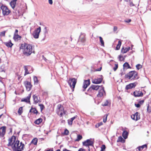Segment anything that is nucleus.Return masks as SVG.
Returning <instances> with one entry per match:
<instances>
[{
  "label": "nucleus",
  "mask_w": 151,
  "mask_h": 151,
  "mask_svg": "<svg viewBox=\"0 0 151 151\" xmlns=\"http://www.w3.org/2000/svg\"><path fill=\"white\" fill-rule=\"evenodd\" d=\"M19 141L16 140V137L12 136L10 138V146L14 151H22L23 150L24 144L22 142L19 143Z\"/></svg>",
  "instance_id": "obj_1"
},
{
  "label": "nucleus",
  "mask_w": 151,
  "mask_h": 151,
  "mask_svg": "<svg viewBox=\"0 0 151 151\" xmlns=\"http://www.w3.org/2000/svg\"><path fill=\"white\" fill-rule=\"evenodd\" d=\"M23 55L26 56H29L32 53H35L34 47L30 44L26 43L22 44L19 47Z\"/></svg>",
  "instance_id": "obj_2"
},
{
  "label": "nucleus",
  "mask_w": 151,
  "mask_h": 151,
  "mask_svg": "<svg viewBox=\"0 0 151 151\" xmlns=\"http://www.w3.org/2000/svg\"><path fill=\"white\" fill-rule=\"evenodd\" d=\"M125 78L131 80H134L139 78L138 73L135 71H130L125 75Z\"/></svg>",
  "instance_id": "obj_3"
},
{
  "label": "nucleus",
  "mask_w": 151,
  "mask_h": 151,
  "mask_svg": "<svg viewBox=\"0 0 151 151\" xmlns=\"http://www.w3.org/2000/svg\"><path fill=\"white\" fill-rule=\"evenodd\" d=\"M77 82V79L74 78H70L68 81V83L70 87L73 88H75L76 84Z\"/></svg>",
  "instance_id": "obj_4"
},
{
  "label": "nucleus",
  "mask_w": 151,
  "mask_h": 151,
  "mask_svg": "<svg viewBox=\"0 0 151 151\" xmlns=\"http://www.w3.org/2000/svg\"><path fill=\"white\" fill-rule=\"evenodd\" d=\"M41 28L40 27L37 28L33 32L32 35L35 39H37L39 38L40 33L41 32Z\"/></svg>",
  "instance_id": "obj_5"
},
{
  "label": "nucleus",
  "mask_w": 151,
  "mask_h": 151,
  "mask_svg": "<svg viewBox=\"0 0 151 151\" xmlns=\"http://www.w3.org/2000/svg\"><path fill=\"white\" fill-rule=\"evenodd\" d=\"M0 8L2 10V13L4 15H7L9 13V10L7 6L2 5Z\"/></svg>",
  "instance_id": "obj_6"
},
{
  "label": "nucleus",
  "mask_w": 151,
  "mask_h": 151,
  "mask_svg": "<svg viewBox=\"0 0 151 151\" xmlns=\"http://www.w3.org/2000/svg\"><path fill=\"white\" fill-rule=\"evenodd\" d=\"M18 30L17 29H16L15 32L14 34L13 39L14 41H18L19 40H21L22 37L18 35Z\"/></svg>",
  "instance_id": "obj_7"
},
{
  "label": "nucleus",
  "mask_w": 151,
  "mask_h": 151,
  "mask_svg": "<svg viewBox=\"0 0 151 151\" xmlns=\"http://www.w3.org/2000/svg\"><path fill=\"white\" fill-rule=\"evenodd\" d=\"M105 95V92L104 89V87L102 86L99 89V93L97 95V96L98 97H101Z\"/></svg>",
  "instance_id": "obj_8"
},
{
  "label": "nucleus",
  "mask_w": 151,
  "mask_h": 151,
  "mask_svg": "<svg viewBox=\"0 0 151 151\" xmlns=\"http://www.w3.org/2000/svg\"><path fill=\"white\" fill-rule=\"evenodd\" d=\"M93 142L90 139H88L83 142V145L89 146L93 145Z\"/></svg>",
  "instance_id": "obj_9"
},
{
  "label": "nucleus",
  "mask_w": 151,
  "mask_h": 151,
  "mask_svg": "<svg viewBox=\"0 0 151 151\" xmlns=\"http://www.w3.org/2000/svg\"><path fill=\"white\" fill-rule=\"evenodd\" d=\"M101 77L100 78H98L93 79L92 80L93 83L95 84H98L101 83L103 79L102 76L101 75Z\"/></svg>",
  "instance_id": "obj_10"
},
{
  "label": "nucleus",
  "mask_w": 151,
  "mask_h": 151,
  "mask_svg": "<svg viewBox=\"0 0 151 151\" xmlns=\"http://www.w3.org/2000/svg\"><path fill=\"white\" fill-rule=\"evenodd\" d=\"M24 85L28 91H29L31 89L32 85L31 83L28 81H26L24 82Z\"/></svg>",
  "instance_id": "obj_11"
},
{
  "label": "nucleus",
  "mask_w": 151,
  "mask_h": 151,
  "mask_svg": "<svg viewBox=\"0 0 151 151\" xmlns=\"http://www.w3.org/2000/svg\"><path fill=\"white\" fill-rule=\"evenodd\" d=\"M139 113L138 112H136L134 114L131 116V118L134 120L137 121L140 118V116L139 115Z\"/></svg>",
  "instance_id": "obj_12"
},
{
  "label": "nucleus",
  "mask_w": 151,
  "mask_h": 151,
  "mask_svg": "<svg viewBox=\"0 0 151 151\" xmlns=\"http://www.w3.org/2000/svg\"><path fill=\"white\" fill-rule=\"evenodd\" d=\"M90 82L89 80H85L83 83V87L84 89L83 90V91H84L85 89L90 85Z\"/></svg>",
  "instance_id": "obj_13"
},
{
  "label": "nucleus",
  "mask_w": 151,
  "mask_h": 151,
  "mask_svg": "<svg viewBox=\"0 0 151 151\" xmlns=\"http://www.w3.org/2000/svg\"><path fill=\"white\" fill-rule=\"evenodd\" d=\"M33 98L34 100V104H36L38 103H40L41 101L40 100V98L39 97H38V96L36 95H34L33 96Z\"/></svg>",
  "instance_id": "obj_14"
},
{
  "label": "nucleus",
  "mask_w": 151,
  "mask_h": 151,
  "mask_svg": "<svg viewBox=\"0 0 151 151\" xmlns=\"http://www.w3.org/2000/svg\"><path fill=\"white\" fill-rule=\"evenodd\" d=\"M136 83H131L127 85L125 87L126 89L128 90L129 89H132L134 88L136 86Z\"/></svg>",
  "instance_id": "obj_15"
},
{
  "label": "nucleus",
  "mask_w": 151,
  "mask_h": 151,
  "mask_svg": "<svg viewBox=\"0 0 151 151\" xmlns=\"http://www.w3.org/2000/svg\"><path fill=\"white\" fill-rule=\"evenodd\" d=\"M6 127H2L0 128V136L3 137L6 132Z\"/></svg>",
  "instance_id": "obj_16"
},
{
  "label": "nucleus",
  "mask_w": 151,
  "mask_h": 151,
  "mask_svg": "<svg viewBox=\"0 0 151 151\" xmlns=\"http://www.w3.org/2000/svg\"><path fill=\"white\" fill-rule=\"evenodd\" d=\"M31 94H29L28 96H27L26 98L22 99V101L26 102L27 103L30 104V99L31 97Z\"/></svg>",
  "instance_id": "obj_17"
},
{
  "label": "nucleus",
  "mask_w": 151,
  "mask_h": 151,
  "mask_svg": "<svg viewBox=\"0 0 151 151\" xmlns=\"http://www.w3.org/2000/svg\"><path fill=\"white\" fill-rule=\"evenodd\" d=\"M134 95L135 97L141 96L143 95V93L142 91H136L134 92Z\"/></svg>",
  "instance_id": "obj_18"
},
{
  "label": "nucleus",
  "mask_w": 151,
  "mask_h": 151,
  "mask_svg": "<svg viewBox=\"0 0 151 151\" xmlns=\"http://www.w3.org/2000/svg\"><path fill=\"white\" fill-rule=\"evenodd\" d=\"M59 111H58V114H60L61 116H62L63 114H65V111H64L63 107H60L59 108Z\"/></svg>",
  "instance_id": "obj_19"
},
{
  "label": "nucleus",
  "mask_w": 151,
  "mask_h": 151,
  "mask_svg": "<svg viewBox=\"0 0 151 151\" xmlns=\"http://www.w3.org/2000/svg\"><path fill=\"white\" fill-rule=\"evenodd\" d=\"M92 87V89L94 90H97L98 89H99L102 86H99L98 85H92L91 86Z\"/></svg>",
  "instance_id": "obj_20"
},
{
  "label": "nucleus",
  "mask_w": 151,
  "mask_h": 151,
  "mask_svg": "<svg viewBox=\"0 0 151 151\" xmlns=\"http://www.w3.org/2000/svg\"><path fill=\"white\" fill-rule=\"evenodd\" d=\"M17 0H12L10 2V5L13 9H14L15 7L16 2Z\"/></svg>",
  "instance_id": "obj_21"
},
{
  "label": "nucleus",
  "mask_w": 151,
  "mask_h": 151,
  "mask_svg": "<svg viewBox=\"0 0 151 151\" xmlns=\"http://www.w3.org/2000/svg\"><path fill=\"white\" fill-rule=\"evenodd\" d=\"M129 49V47H126L125 48H124V47H123L121 50V52L123 53H125L128 51Z\"/></svg>",
  "instance_id": "obj_22"
},
{
  "label": "nucleus",
  "mask_w": 151,
  "mask_h": 151,
  "mask_svg": "<svg viewBox=\"0 0 151 151\" xmlns=\"http://www.w3.org/2000/svg\"><path fill=\"white\" fill-rule=\"evenodd\" d=\"M128 135V133L127 131H124L122 133V136L124 139H125L127 138Z\"/></svg>",
  "instance_id": "obj_23"
},
{
  "label": "nucleus",
  "mask_w": 151,
  "mask_h": 151,
  "mask_svg": "<svg viewBox=\"0 0 151 151\" xmlns=\"http://www.w3.org/2000/svg\"><path fill=\"white\" fill-rule=\"evenodd\" d=\"M86 40L85 36L84 35H81L79 38V41L81 42H84Z\"/></svg>",
  "instance_id": "obj_24"
},
{
  "label": "nucleus",
  "mask_w": 151,
  "mask_h": 151,
  "mask_svg": "<svg viewBox=\"0 0 151 151\" xmlns=\"http://www.w3.org/2000/svg\"><path fill=\"white\" fill-rule=\"evenodd\" d=\"M29 112H33L34 114H37L38 113V111L35 108H31L29 110Z\"/></svg>",
  "instance_id": "obj_25"
},
{
  "label": "nucleus",
  "mask_w": 151,
  "mask_h": 151,
  "mask_svg": "<svg viewBox=\"0 0 151 151\" xmlns=\"http://www.w3.org/2000/svg\"><path fill=\"white\" fill-rule=\"evenodd\" d=\"M123 66L124 69L125 68L127 69V68H131V67H130V66L129 65V64L128 63L126 62L124 64Z\"/></svg>",
  "instance_id": "obj_26"
},
{
  "label": "nucleus",
  "mask_w": 151,
  "mask_h": 151,
  "mask_svg": "<svg viewBox=\"0 0 151 151\" xmlns=\"http://www.w3.org/2000/svg\"><path fill=\"white\" fill-rule=\"evenodd\" d=\"M144 148L146 149L147 148V145L146 144L143 145L141 146H139L138 147V150L139 151L142 150Z\"/></svg>",
  "instance_id": "obj_27"
},
{
  "label": "nucleus",
  "mask_w": 151,
  "mask_h": 151,
  "mask_svg": "<svg viewBox=\"0 0 151 151\" xmlns=\"http://www.w3.org/2000/svg\"><path fill=\"white\" fill-rule=\"evenodd\" d=\"M125 140L121 136L119 137L117 141V142H121L122 143H124L125 142Z\"/></svg>",
  "instance_id": "obj_28"
},
{
  "label": "nucleus",
  "mask_w": 151,
  "mask_h": 151,
  "mask_svg": "<svg viewBox=\"0 0 151 151\" xmlns=\"http://www.w3.org/2000/svg\"><path fill=\"white\" fill-rule=\"evenodd\" d=\"M42 118H40L35 121L34 122V123L36 124H39L42 122Z\"/></svg>",
  "instance_id": "obj_29"
},
{
  "label": "nucleus",
  "mask_w": 151,
  "mask_h": 151,
  "mask_svg": "<svg viewBox=\"0 0 151 151\" xmlns=\"http://www.w3.org/2000/svg\"><path fill=\"white\" fill-rule=\"evenodd\" d=\"M37 138H34L31 142L32 144H33L35 145H36L37 144Z\"/></svg>",
  "instance_id": "obj_30"
},
{
  "label": "nucleus",
  "mask_w": 151,
  "mask_h": 151,
  "mask_svg": "<svg viewBox=\"0 0 151 151\" xmlns=\"http://www.w3.org/2000/svg\"><path fill=\"white\" fill-rule=\"evenodd\" d=\"M122 44V42L121 41L119 40L118 42V43L117 45L116 49V50H118L120 48V46H121Z\"/></svg>",
  "instance_id": "obj_31"
},
{
  "label": "nucleus",
  "mask_w": 151,
  "mask_h": 151,
  "mask_svg": "<svg viewBox=\"0 0 151 151\" xmlns=\"http://www.w3.org/2000/svg\"><path fill=\"white\" fill-rule=\"evenodd\" d=\"M100 41L101 43V45L102 46H104V42L103 40L102 37H99Z\"/></svg>",
  "instance_id": "obj_32"
},
{
  "label": "nucleus",
  "mask_w": 151,
  "mask_h": 151,
  "mask_svg": "<svg viewBox=\"0 0 151 151\" xmlns=\"http://www.w3.org/2000/svg\"><path fill=\"white\" fill-rule=\"evenodd\" d=\"M44 30H45L44 33H45V35H44V38L42 39V40H45V37H46V35H45V34H46L47 33V32H47V27H45L44 28Z\"/></svg>",
  "instance_id": "obj_33"
},
{
  "label": "nucleus",
  "mask_w": 151,
  "mask_h": 151,
  "mask_svg": "<svg viewBox=\"0 0 151 151\" xmlns=\"http://www.w3.org/2000/svg\"><path fill=\"white\" fill-rule=\"evenodd\" d=\"M33 80L35 84L36 83V84H37L38 82L37 77L35 76H34L33 78Z\"/></svg>",
  "instance_id": "obj_34"
},
{
  "label": "nucleus",
  "mask_w": 151,
  "mask_h": 151,
  "mask_svg": "<svg viewBox=\"0 0 151 151\" xmlns=\"http://www.w3.org/2000/svg\"><path fill=\"white\" fill-rule=\"evenodd\" d=\"M39 106L40 107L41 111L42 112L43 109H44L45 108L44 106L42 104H39Z\"/></svg>",
  "instance_id": "obj_35"
},
{
  "label": "nucleus",
  "mask_w": 151,
  "mask_h": 151,
  "mask_svg": "<svg viewBox=\"0 0 151 151\" xmlns=\"http://www.w3.org/2000/svg\"><path fill=\"white\" fill-rule=\"evenodd\" d=\"M22 107H20L19 109V110L18 111V113L19 115H20L21 114H22Z\"/></svg>",
  "instance_id": "obj_36"
},
{
  "label": "nucleus",
  "mask_w": 151,
  "mask_h": 151,
  "mask_svg": "<svg viewBox=\"0 0 151 151\" xmlns=\"http://www.w3.org/2000/svg\"><path fill=\"white\" fill-rule=\"evenodd\" d=\"M82 138V136L81 135H78L77 136V138L76 139V141H79Z\"/></svg>",
  "instance_id": "obj_37"
},
{
  "label": "nucleus",
  "mask_w": 151,
  "mask_h": 151,
  "mask_svg": "<svg viewBox=\"0 0 151 151\" xmlns=\"http://www.w3.org/2000/svg\"><path fill=\"white\" fill-rule=\"evenodd\" d=\"M101 150L100 151H104L106 148V146L104 145H101Z\"/></svg>",
  "instance_id": "obj_38"
},
{
  "label": "nucleus",
  "mask_w": 151,
  "mask_h": 151,
  "mask_svg": "<svg viewBox=\"0 0 151 151\" xmlns=\"http://www.w3.org/2000/svg\"><path fill=\"white\" fill-rule=\"evenodd\" d=\"M136 67L137 69L139 70L140 68H142V65L140 64H138L136 65Z\"/></svg>",
  "instance_id": "obj_39"
},
{
  "label": "nucleus",
  "mask_w": 151,
  "mask_h": 151,
  "mask_svg": "<svg viewBox=\"0 0 151 151\" xmlns=\"http://www.w3.org/2000/svg\"><path fill=\"white\" fill-rule=\"evenodd\" d=\"M69 133L67 129H65L63 133V134L65 135H68L69 134Z\"/></svg>",
  "instance_id": "obj_40"
},
{
  "label": "nucleus",
  "mask_w": 151,
  "mask_h": 151,
  "mask_svg": "<svg viewBox=\"0 0 151 151\" xmlns=\"http://www.w3.org/2000/svg\"><path fill=\"white\" fill-rule=\"evenodd\" d=\"M147 112L149 113L151 112V106L150 107L149 105H148L147 106Z\"/></svg>",
  "instance_id": "obj_41"
},
{
  "label": "nucleus",
  "mask_w": 151,
  "mask_h": 151,
  "mask_svg": "<svg viewBox=\"0 0 151 151\" xmlns=\"http://www.w3.org/2000/svg\"><path fill=\"white\" fill-rule=\"evenodd\" d=\"M93 90L92 89L91 86L88 90L87 91L89 93H92Z\"/></svg>",
  "instance_id": "obj_42"
},
{
  "label": "nucleus",
  "mask_w": 151,
  "mask_h": 151,
  "mask_svg": "<svg viewBox=\"0 0 151 151\" xmlns=\"http://www.w3.org/2000/svg\"><path fill=\"white\" fill-rule=\"evenodd\" d=\"M5 31H4L1 32L0 33V36L1 37H4L5 36Z\"/></svg>",
  "instance_id": "obj_43"
},
{
  "label": "nucleus",
  "mask_w": 151,
  "mask_h": 151,
  "mask_svg": "<svg viewBox=\"0 0 151 151\" xmlns=\"http://www.w3.org/2000/svg\"><path fill=\"white\" fill-rule=\"evenodd\" d=\"M108 100H106V101L103 104H102L103 106H106L108 105Z\"/></svg>",
  "instance_id": "obj_44"
},
{
  "label": "nucleus",
  "mask_w": 151,
  "mask_h": 151,
  "mask_svg": "<svg viewBox=\"0 0 151 151\" xmlns=\"http://www.w3.org/2000/svg\"><path fill=\"white\" fill-rule=\"evenodd\" d=\"M108 114H106L104 116V117L105 118H104V119H103V122H106V121L107 118V117L108 116Z\"/></svg>",
  "instance_id": "obj_45"
},
{
  "label": "nucleus",
  "mask_w": 151,
  "mask_h": 151,
  "mask_svg": "<svg viewBox=\"0 0 151 151\" xmlns=\"http://www.w3.org/2000/svg\"><path fill=\"white\" fill-rule=\"evenodd\" d=\"M24 69L25 70L24 76H25L26 75L29 74V73L28 72V69L27 68H25Z\"/></svg>",
  "instance_id": "obj_46"
},
{
  "label": "nucleus",
  "mask_w": 151,
  "mask_h": 151,
  "mask_svg": "<svg viewBox=\"0 0 151 151\" xmlns=\"http://www.w3.org/2000/svg\"><path fill=\"white\" fill-rule=\"evenodd\" d=\"M115 66L113 68V70L114 71H115L118 68V64H115Z\"/></svg>",
  "instance_id": "obj_47"
},
{
  "label": "nucleus",
  "mask_w": 151,
  "mask_h": 151,
  "mask_svg": "<svg viewBox=\"0 0 151 151\" xmlns=\"http://www.w3.org/2000/svg\"><path fill=\"white\" fill-rule=\"evenodd\" d=\"M73 122L70 119L68 120V123L69 125H71L72 124Z\"/></svg>",
  "instance_id": "obj_48"
},
{
  "label": "nucleus",
  "mask_w": 151,
  "mask_h": 151,
  "mask_svg": "<svg viewBox=\"0 0 151 151\" xmlns=\"http://www.w3.org/2000/svg\"><path fill=\"white\" fill-rule=\"evenodd\" d=\"M119 60L121 61L122 60L124 59L123 58L121 55H119Z\"/></svg>",
  "instance_id": "obj_49"
},
{
  "label": "nucleus",
  "mask_w": 151,
  "mask_h": 151,
  "mask_svg": "<svg viewBox=\"0 0 151 151\" xmlns=\"http://www.w3.org/2000/svg\"><path fill=\"white\" fill-rule=\"evenodd\" d=\"M135 106L137 108H139L140 107V104L138 103V104H135Z\"/></svg>",
  "instance_id": "obj_50"
},
{
  "label": "nucleus",
  "mask_w": 151,
  "mask_h": 151,
  "mask_svg": "<svg viewBox=\"0 0 151 151\" xmlns=\"http://www.w3.org/2000/svg\"><path fill=\"white\" fill-rule=\"evenodd\" d=\"M5 45L8 47H9V42H5Z\"/></svg>",
  "instance_id": "obj_51"
},
{
  "label": "nucleus",
  "mask_w": 151,
  "mask_h": 151,
  "mask_svg": "<svg viewBox=\"0 0 151 151\" xmlns=\"http://www.w3.org/2000/svg\"><path fill=\"white\" fill-rule=\"evenodd\" d=\"M144 102V100H142L139 101V104H143Z\"/></svg>",
  "instance_id": "obj_52"
},
{
  "label": "nucleus",
  "mask_w": 151,
  "mask_h": 151,
  "mask_svg": "<svg viewBox=\"0 0 151 151\" xmlns=\"http://www.w3.org/2000/svg\"><path fill=\"white\" fill-rule=\"evenodd\" d=\"M131 21V19H128V20H125V22H127V23H129V22H130Z\"/></svg>",
  "instance_id": "obj_53"
},
{
  "label": "nucleus",
  "mask_w": 151,
  "mask_h": 151,
  "mask_svg": "<svg viewBox=\"0 0 151 151\" xmlns=\"http://www.w3.org/2000/svg\"><path fill=\"white\" fill-rule=\"evenodd\" d=\"M76 116H74L72 118H71V119H70L72 122L75 119H76Z\"/></svg>",
  "instance_id": "obj_54"
},
{
  "label": "nucleus",
  "mask_w": 151,
  "mask_h": 151,
  "mask_svg": "<svg viewBox=\"0 0 151 151\" xmlns=\"http://www.w3.org/2000/svg\"><path fill=\"white\" fill-rule=\"evenodd\" d=\"M78 151H86V150L84 149L81 148L78 150Z\"/></svg>",
  "instance_id": "obj_55"
},
{
  "label": "nucleus",
  "mask_w": 151,
  "mask_h": 151,
  "mask_svg": "<svg viewBox=\"0 0 151 151\" xmlns=\"http://www.w3.org/2000/svg\"><path fill=\"white\" fill-rule=\"evenodd\" d=\"M49 3L50 4H52V0H49Z\"/></svg>",
  "instance_id": "obj_56"
},
{
  "label": "nucleus",
  "mask_w": 151,
  "mask_h": 151,
  "mask_svg": "<svg viewBox=\"0 0 151 151\" xmlns=\"http://www.w3.org/2000/svg\"><path fill=\"white\" fill-rule=\"evenodd\" d=\"M117 28L115 26L114 27V31H116L117 30Z\"/></svg>",
  "instance_id": "obj_57"
},
{
  "label": "nucleus",
  "mask_w": 151,
  "mask_h": 151,
  "mask_svg": "<svg viewBox=\"0 0 151 151\" xmlns=\"http://www.w3.org/2000/svg\"><path fill=\"white\" fill-rule=\"evenodd\" d=\"M130 5L131 6H134V5L133 4L132 2H130Z\"/></svg>",
  "instance_id": "obj_58"
},
{
  "label": "nucleus",
  "mask_w": 151,
  "mask_h": 151,
  "mask_svg": "<svg viewBox=\"0 0 151 151\" xmlns=\"http://www.w3.org/2000/svg\"><path fill=\"white\" fill-rule=\"evenodd\" d=\"M45 151H53V149H50Z\"/></svg>",
  "instance_id": "obj_59"
},
{
  "label": "nucleus",
  "mask_w": 151,
  "mask_h": 151,
  "mask_svg": "<svg viewBox=\"0 0 151 151\" xmlns=\"http://www.w3.org/2000/svg\"><path fill=\"white\" fill-rule=\"evenodd\" d=\"M101 68H102V67H100V68L97 69L96 70L97 71H100L101 69Z\"/></svg>",
  "instance_id": "obj_60"
},
{
  "label": "nucleus",
  "mask_w": 151,
  "mask_h": 151,
  "mask_svg": "<svg viewBox=\"0 0 151 151\" xmlns=\"http://www.w3.org/2000/svg\"><path fill=\"white\" fill-rule=\"evenodd\" d=\"M42 58H43V59L45 61H46V60H47V59H46V58L44 57V56L43 55L42 56Z\"/></svg>",
  "instance_id": "obj_61"
},
{
  "label": "nucleus",
  "mask_w": 151,
  "mask_h": 151,
  "mask_svg": "<svg viewBox=\"0 0 151 151\" xmlns=\"http://www.w3.org/2000/svg\"><path fill=\"white\" fill-rule=\"evenodd\" d=\"M13 45V44L12 43L11 41H10V47H11Z\"/></svg>",
  "instance_id": "obj_62"
},
{
  "label": "nucleus",
  "mask_w": 151,
  "mask_h": 151,
  "mask_svg": "<svg viewBox=\"0 0 151 151\" xmlns=\"http://www.w3.org/2000/svg\"><path fill=\"white\" fill-rule=\"evenodd\" d=\"M102 122H100V123H99L98 124V126H99L101 125H102Z\"/></svg>",
  "instance_id": "obj_63"
},
{
  "label": "nucleus",
  "mask_w": 151,
  "mask_h": 151,
  "mask_svg": "<svg viewBox=\"0 0 151 151\" xmlns=\"http://www.w3.org/2000/svg\"><path fill=\"white\" fill-rule=\"evenodd\" d=\"M8 143L7 144V145L8 146H9V138L8 139Z\"/></svg>",
  "instance_id": "obj_64"
}]
</instances>
